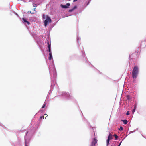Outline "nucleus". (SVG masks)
Masks as SVG:
<instances>
[{"mask_svg":"<svg viewBox=\"0 0 146 146\" xmlns=\"http://www.w3.org/2000/svg\"><path fill=\"white\" fill-rule=\"evenodd\" d=\"M138 73V68L137 66H134L132 72V76L133 78L134 79H135L137 77Z\"/></svg>","mask_w":146,"mask_h":146,"instance_id":"1","label":"nucleus"},{"mask_svg":"<svg viewBox=\"0 0 146 146\" xmlns=\"http://www.w3.org/2000/svg\"><path fill=\"white\" fill-rule=\"evenodd\" d=\"M43 18L44 19H46L44 20V25L45 26H46L47 25L49 24L51 22V19L48 16L43 15Z\"/></svg>","mask_w":146,"mask_h":146,"instance_id":"2","label":"nucleus"},{"mask_svg":"<svg viewBox=\"0 0 146 146\" xmlns=\"http://www.w3.org/2000/svg\"><path fill=\"white\" fill-rule=\"evenodd\" d=\"M70 4L69 3H67L66 5H61L60 6L61 7L63 8H69Z\"/></svg>","mask_w":146,"mask_h":146,"instance_id":"3","label":"nucleus"},{"mask_svg":"<svg viewBox=\"0 0 146 146\" xmlns=\"http://www.w3.org/2000/svg\"><path fill=\"white\" fill-rule=\"evenodd\" d=\"M97 140L95 138L94 139L91 143V146L95 145V144L97 143Z\"/></svg>","mask_w":146,"mask_h":146,"instance_id":"4","label":"nucleus"},{"mask_svg":"<svg viewBox=\"0 0 146 146\" xmlns=\"http://www.w3.org/2000/svg\"><path fill=\"white\" fill-rule=\"evenodd\" d=\"M22 20L23 21L24 23H27L28 24H29V23L24 18H23Z\"/></svg>","mask_w":146,"mask_h":146,"instance_id":"5","label":"nucleus"},{"mask_svg":"<svg viewBox=\"0 0 146 146\" xmlns=\"http://www.w3.org/2000/svg\"><path fill=\"white\" fill-rule=\"evenodd\" d=\"M49 59L50 60H51L52 59V53H49Z\"/></svg>","mask_w":146,"mask_h":146,"instance_id":"6","label":"nucleus"},{"mask_svg":"<svg viewBox=\"0 0 146 146\" xmlns=\"http://www.w3.org/2000/svg\"><path fill=\"white\" fill-rule=\"evenodd\" d=\"M77 8V7L76 6H75L73 8H72V9H70L69 10V12H72L73 10H74L75 9H76Z\"/></svg>","mask_w":146,"mask_h":146,"instance_id":"7","label":"nucleus"},{"mask_svg":"<svg viewBox=\"0 0 146 146\" xmlns=\"http://www.w3.org/2000/svg\"><path fill=\"white\" fill-rule=\"evenodd\" d=\"M121 121H122L124 124H126L127 123V121L126 120H122Z\"/></svg>","mask_w":146,"mask_h":146,"instance_id":"8","label":"nucleus"},{"mask_svg":"<svg viewBox=\"0 0 146 146\" xmlns=\"http://www.w3.org/2000/svg\"><path fill=\"white\" fill-rule=\"evenodd\" d=\"M108 139L110 140L111 139H112V135L110 134L108 136Z\"/></svg>","mask_w":146,"mask_h":146,"instance_id":"9","label":"nucleus"},{"mask_svg":"<svg viewBox=\"0 0 146 146\" xmlns=\"http://www.w3.org/2000/svg\"><path fill=\"white\" fill-rule=\"evenodd\" d=\"M136 105H135L134 106V108L133 109V110L132 111V112L133 113H134V112H135V110H136Z\"/></svg>","mask_w":146,"mask_h":146,"instance_id":"10","label":"nucleus"},{"mask_svg":"<svg viewBox=\"0 0 146 146\" xmlns=\"http://www.w3.org/2000/svg\"><path fill=\"white\" fill-rule=\"evenodd\" d=\"M48 47L49 48V53H51L50 45H49V44H48Z\"/></svg>","mask_w":146,"mask_h":146,"instance_id":"11","label":"nucleus"},{"mask_svg":"<svg viewBox=\"0 0 146 146\" xmlns=\"http://www.w3.org/2000/svg\"><path fill=\"white\" fill-rule=\"evenodd\" d=\"M48 115H47L46 114H45L44 115V116L43 117V119H45L47 117Z\"/></svg>","mask_w":146,"mask_h":146,"instance_id":"12","label":"nucleus"},{"mask_svg":"<svg viewBox=\"0 0 146 146\" xmlns=\"http://www.w3.org/2000/svg\"><path fill=\"white\" fill-rule=\"evenodd\" d=\"M110 139H108L106 141L107 145H108L109 144V143L110 142Z\"/></svg>","mask_w":146,"mask_h":146,"instance_id":"13","label":"nucleus"},{"mask_svg":"<svg viewBox=\"0 0 146 146\" xmlns=\"http://www.w3.org/2000/svg\"><path fill=\"white\" fill-rule=\"evenodd\" d=\"M114 136L115 137V138H116V139H117L118 138V136L115 134L114 135Z\"/></svg>","mask_w":146,"mask_h":146,"instance_id":"14","label":"nucleus"},{"mask_svg":"<svg viewBox=\"0 0 146 146\" xmlns=\"http://www.w3.org/2000/svg\"><path fill=\"white\" fill-rule=\"evenodd\" d=\"M123 129V128L122 126H121L119 128V130H122Z\"/></svg>","mask_w":146,"mask_h":146,"instance_id":"15","label":"nucleus"},{"mask_svg":"<svg viewBox=\"0 0 146 146\" xmlns=\"http://www.w3.org/2000/svg\"><path fill=\"white\" fill-rule=\"evenodd\" d=\"M46 103H44V105L42 106V108H44L45 107V106H46Z\"/></svg>","mask_w":146,"mask_h":146,"instance_id":"16","label":"nucleus"},{"mask_svg":"<svg viewBox=\"0 0 146 146\" xmlns=\"http://www.w3.org/2000/svg\"><path fill=\"white\" fill-rule=\"evenodd\" d=\"M126 114L127 115H128L129 114V111H127L126 113Z\"/></svg>","mask_w":146,"mask_h":146,"instance_id":"17","label":"nucleus"},{"mask_svg":"<svg viewBox=\"0 0 146 146\" xmlns=\"http://www.w3.org/2000/svg\"><path fill=\"white\" fill-rule=\"evenodd\" d=\"M33 7H36V4H34L33 5Z\"/></svg>","mask_w":146,"mask_h":146,"instance_id":"18","label":"nucleus"},{"mask_svg":"<svg viewBox=\"0 0 146 146\" xmlns=\"http://www.w3.org/2000/svg\"><path fill=\"white\" fill-rule=\"evenodd\" d=\"M122 141H121V142L119 144V145L118 146H120V145H121V143H122Z\"/></svg>","mask_w":146,"mask_h":146,"instance_id":"19","label":"nucleus"},{"mask_svg":"<svg viewBox=\"0 0 146 146\" xmlns=\"http://www.w3.org/2000/svg\"><path fill=\"white\" fill-rule=\"evenodd\" d=\"M25 146H27V145L26 142V141L25 142Z\"/></svg>","mask_w":146,"mask_h":146,"instance_id":"20","label":"nucleus"},{"mask_svg":"<svg viewBox=\"0 0 146 146\" xmlns=\"http://www.w3.org/2000/svg\"><path fill=\"white\" fill-rule=\"evenodd\" d=\"M77 0H73V2H75Z\"/></svg>","mask_w":146,"mask_h":146,"instance_id":"21","label":"nucleus"},{"mask_svg":"<svg viewBox=\"0 0 146 146\" xmlns=\"http://www.w3.org/2000/svg\"><path fill=\"white\" fill-rule=\"evenodd\" d=\"M31 13V11H28V13Z\"/></svg>","mask_w":146,"mask_h":146,"instance_id":"22","label":"nucleus"},{"mask_svg":"<svg viewBox=\"0 0 146 146\" xmlns=\"http://www.w3.org/2000/svg\"><path fill=\"white\" fill-rule=\"evenodd\" d=\"M35 8L33 9V10L34 11H35Z\"/></svg>","mask_w":146,"mask_h":146,"instance_id":"23","label":"nucleus"},{"mask_svg":"<svg viewBox=\"0 0 146 146\" xmlns=\"http://www.w3.org/2000/svg\"><path fill=\"white\" fill-rule=\"evenodd\" d=\"M33 13H32V14H33Z\"/></svg>","mask_w":146,"mask_h":146,"instance_id":"24","label":"nucleus"},{"mask_svg":"<svg viewBox=\"0 0 146 146\" xmlns=\"http://www.w3.org/2000/svg\"><path fill=\"white\" fill-rule=\"evenodd\" d=\"M42 117H40L41 118H42Z\"/></svg>","mask_w":146,"mask_h":146,"instance_id":"25","label":"nucleus"}]
</instances>
